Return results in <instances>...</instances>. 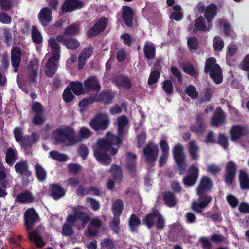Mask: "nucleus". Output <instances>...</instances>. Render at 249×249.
Instances as JSON below:
<instances>
[{"label": "nucleus", "instance_id": "f257e3e1", "mask_svg": "<svg viewBox=\"0 0 249 249\" xmlns=\"http://www.w3.org/2000/svg\"><path fill=\"white\" fill-rule=\"evenodd\" d=\"M129 123L126 117L122 116L117 119V124L119 136L107 132L105 137L98 140L94 147V156L97 160L103 165H108L111 161V156L117 153L122 142V135L125 132Z\"/></svg>", "mask_w": 249, "mask_h": 249}, {"label": "nucleus", "instance_id": "f03ea898", "mask_svg": "<svg viewBox=\"0 0 249 249\" xmlns=\"http://www.w3.org/2000/svg\"><path fill=\"white\" fill-rule=\"evenodd\" d=\"M212 186V182L209 178L206 176L202 178L196 190L199 195L198 202H194L192 204V208L194 211L198 213H202L203 209L211 202L212 198L210 196H202V195L209 190Z\"/></svg>", "mask_w": 249, "mask_h": 249}, {"label": "nucleus", "instance_id": "7ed1b4c3", "mask_svg": "<svg viewBox=\"0 0 249 249\" xmlns=\"http://www.w3.org/2000/svg\"><path fill=\"white\" fill-rule=\"evenodd\" d=\"M48 46L50 48L52 56L49 58L45 67V73L47 76L52 77L56 71L57 63L60 58V48L54 37L48 40Z\"/></svg>", "mask_w": 249, "mask_h": 249}, {"label": "nucleus", "instance_id": "20e7f679", "mask_svg": "<svg viewBox=\"0 0 249 249\" xmlns=\"http://www.w3.org/2000/svg\"><path fill=\"white\" fill-rule=\"evenodd\" d=\"M52 137L56 144L72 145L78 142L74 130L69 127L58 128L53 131Z\"/></svg>", "mask_w": 249, "mask_h": 249}, {"label": "nucleus", "instance_id": "39448f33", "mask_svg": "<svg viewBox=\"0 0 249 249\" xmlns=\"http://www.w3.org/2000/svg\"><path fill=\"white\" fill-rule=\"evenodd\" d=\"M204 71L206 73H209L210 77L216 84H219L222 82V71L220 66L216 63L214 58L210 57L206 60Z\"/></svg>", "mask_w": 249, "mask_h": 249}, {"label": "nucleus", "instance_id": "423d86ee", "mask_svg": "<svg viewBox=\"0 0 249 249\" xmlns=\"http://www.w3.org/2000/svg\"><path fill=\"white\" fill-rule=\"evenodd\" d=\"M14 134L16 141L19 142L25 149L30 148L33 143L38 140L39 138V135L36 133H33L31 136L23 137L21 129L18 127L15 128Z\"/></svg>", "mask_w": 249, "mask_h": 249}, {"label": "nucleus", "instance_id": "0eeeda50", "mask_svg": "<svg viewBox=\"0 0 249 249\" xmlns=\"http://www.w3.org/2000/svg\"><path fill=\"white\" fill-rule=\"evenodd\" d=\"M83 207L77 206L73 208V215H70L67 217V222L71 224H73L79 220L81 222V224L77 225L78 229L84 228L86 224L89 221L90 217L86 213L83 212Z\"/></svg>", "mask_w": 249, "mask_h": 249}, {"label": "nucleus", "instance_id": "6e6552de", "mask_svg": "<svg viewBox=\"0 0 249 249\" xmlns=\"http://www.w3.org/2000/svg\"><path fill=\"white\" fill-rule=\"evenodd\" d=\"M156 221L158 229H161L164 227V219L157 210H154L152 213L147 214L143 220V222L149 228H152Z\"/></svg>", "mask_w": 249, "mask_h": 249}, {"label": "nucleus", "instance_id": "1a4fd4ad", "mask_svg": "<svg viewBox=\"0 0 249 249\" xmlns=\"http://www.w3.org/2000/svg\"><path fill=\"white\" fill-rule=\"evenodd\" d=\"M110 121L106 114L96 115L89 123L90 126L95 130H105L109 125Z\"/></svg>", "mask_w": 249, "mask_h": 249}, {"label": "nucleus", "instance_id": "9d476101", "mask_svg": "<svg viewBox=\"0 0 249 249\" xmlns=\"http://www.w3.org/2000/svg\"><path fill=\"white\" fill-rule=\"evenodd\" d=\"M183 148L179 144L176 145L173 150L174 158L179 168L180 174H183L186 167L185 161V156L183 153Z\"/></svg>", "mask_w": 249, "mask_h": 249}, {"label": "nucleus", "instance_id": "9b49d317", "mask_svg": "<svg viewBox=\"0 0 249 249\" xmlns=\"http://www.w3.org/2000/svg\"><path fill=\"white\" fill-rule=\"evenodd\" d=\"M143 153L145 156L146 161L149 163H153L158 155V147L153 143H149L143 149Z\"/></svg>", "mask_w": 249, "mask_h": 249}, {"label": "nucleus", "instance_id": "f8f14e48", "mask_svg": "<svg viewBox=\"0 0 249 249\" xmlns=\"http://www.w3.org/2000/svg\"><path fill=\"white\" fill-rule=\"evenodd\" d=\"M189 175L183 179L185 185L189 187L193 186L196 182L198 176V168L195 165L190 166L188 170Z\"/></svg>", "mask_w": 249, "mask_h": 249}, {"label": "nucleus", "instance_id": "ddd939ff", "mask_svg": "<svg viewBox=\"0 0 249 249\" xmlns=\"http://www.w3.org/2000/svg\"><path fill=\"white\" fill-rule=\"evenodd\" d=\"M108 19L104 17H101L95 25L88 32L89 36H95L101 33L107 26Z\"/></svg>", "mask_w": 249, "mask_h": 249}, {"label": "nucleus", "instance_id": "4468645a", "mask_svg": "<svg viewBox=\"0 0 249 249\" xmlns=\"http://www.w3.org/2000/svg\"><path fill=\"white\" fill-rule=\"evenodd\" d=\"M195 28L193 29V32H196L197 30L206 32L211 28L212 22L206 19L203 16H200L195 20Z\"/></svg>", "mask_w": 249, "mask_h": 249}, {"label": "nucleus", "instance_id": "2eb2a0df", "mask_svg": "<svg viewBox=\"0 0 249 249\" xmlns=\"http://www.w3.org/2000/svg\"><path fill=\"white\" fill-rule=\"evenodd\" d=\"M84 5V3L79 0H66L61 8V12L64 13L81 9Z\"/></svg>", "mask_w": 249, "mask_h": 249}, {"label": "nucleus", "instance_id": "dca6fc26", "mask_svg": "<svg viewBox=\"0 0 249 249\" xmlns=\"http://www.w3.org/2000/svg\"><path fill=\"white\" fill-rule=\"evenodd\" d=\"M12 178L9 173V170L6 169L2 162L0 160V184L4 188L10 185Z\"/></svg>", "mask_w": 249, "mask_h": 249}, {"label": "nucleus", "instance_id": "f3484780", "mask_svg": "<svg viewBox=\"0 0 249 249\" xmlns=\"http://www.w3.org/2000/svg\"><path fill=\"white\" fill-rule=\"evenodd\" d=\"M52 11L48 7L42 8L38 14L40 23L44 26L49 24L52 20Z\"/></svg>", "mask_w": 249, "mask_h": 249}, {"label": "nucleus", "instance_id": "a211bd4d", "mask_svg": "<svg viewBox=\"0 0 249 249\" xmlns=\"http://www.w3.org/2000/svg\"><path fill=\"white\" fill-rule=\"evenodd\" d=\"M236 171V164L232 161H230L226 165V171L225 180L227 184H231L234 179Z\"/></svg>", "mask_w": 249, "mask_h": 249}, {"label": "nucleus", "instance_id": "6ab92c4d", "mask_svg": "<svg viewBox=\"0 0 249 249\" xmlns=\"http://www.w3.org/2000/svg\"><path fill=\"white\" fill-rule=\"evenodd\" d=\"M24 219L25 226L29 229L38 219V216L34 209L30 208L26 211L24 214Z\"/></svg>", "mask_w": 249, "mask_h": 249}, {"label": "nucleus", "instance_id": "aec40b11", "mask_svg": "<svg viewBox=\"0 0 249 249\" xmlns=\"http://www.w3.org/2000/svg\"><path fill=\"white\" fill-rule=\"evenodd\" d=\"M21 59V50L19 47L13 48L11 50V61L15 72L18 70Z\"/></svg>", "mask_w": 249, "mask_h": 249}, {"label": "nucleus", "instance_id": "412c9836", "mask_svg": "<svg viewBox=\"0 0 249 249\" xmlns=\"http://www.w3.org/2000/svg\"><path fill=\"white\" fill-rule=\"evenodd\" d=\"M85 89L87 90L99 91L101 86L96 78L94 76L87 78L84 82Z\"/></svg>", "mask_w": 249, "mask_h": 249}, {"label": "nucleus", "instance_id": "4be33fe9", "mask_svg": "<svg viewBox=\"0 0 249 249\" xmlns=\"http://www.w3.org/2000/svg\"><path fill=\"white\" fill-rule=\"evenodd\" d=\"M205 129V125L203 123V118L201 116L199 115L196 117V121L194 124L190 126L192 131L196 134H201Z\"/></svg>", "mask_w": 249, "mask_h": 249}, {"label": "nucleus", "instance_id": "5701e85b", "mask_svg": "<svg viewBox=\"0 0 249 249\" xmlns=\"http://www.w3.org/2000/svg\"><path fill=\"white\" fill-rule=\"evenodd\" d=\"M225 120V116L222 110L220 108H217L214 116L211 120L212 125L213 126L218 127L223 124Z\"/></svg>", "mask_w": 249, "mask_h": 249}, {"label": "nucleus", "instance_id": "b1692460", "mask_svg": "<svg viewBox=\"0 0 249 249\" xmlns=\"http://www.w3.org/2000/svg\"><path fill=\"white\" fill-rule=\"evenodd\" d=\"M113 81L118 87H123L128 89L131 86L129 78L124 75H119L115 76L113 79Z\"/></svg>", "mask_w": 249, "mask_h": 249}, {"label": "nucleus", "instance_id": "393cba45", "mask_svg": "<svg viewBox=\"0 0 249 249\" xmlns=\"http://www.w3.org/2000/svg\"><path fill=\"white\" fill-rule=\"evenodd\" d=\"M246 133L245 128L240 125L233 126L230 130L231 140L235 141L239 139Z\"/></svg>", "mask_w": 249, "mask_h": 249}, {"label": "nucleus", "instance_id": "a878e982", "mask_svg": "<svg viewBox=\"0 0 249 249\" xmlns=\"http://www.w3.org/2000/svg\"><path fill=\"white\" fill-rule=\"evenodd\" d=\"M122 16L124 23L128 27H131L133 21V11L131 8L128 6L123 7Z\"/></svg>", "mask_w": 249, "mask_h": 249}, {"label": "nucleus", "instance_id": "bb28decb", "mask_svg": "<svg viewBox=\"0 0 249 249\" xmlns=\"http://www.w3.org/2000/svg\"><path fill=\"white\" fill-rule=\"evenodd\" d=\"M144 53L148 60L153 59L156 54L155 46L153 43L146 42L144 47Z\"/></svg>", "mask_w": 249, "mask_h": 249}, {"label": "nucleus", "instance_id": "cd10ccee", "mask_svg": "<svg viewBox=\"0 0 249 249\" xmlns=\"http://www.w3.org/2000/svg\"><path fill=\"white\" fill-rule=\"evenodd\" d=\"M51 189L52 196L55 200L60 199L65 194V191L58 185H52Z\"/></svg>", "mask_w": 249, "mask_h": 249}, {"label": "nucleus", "instance_id": "c85d7f7f", "mask_svg": "<svg viewBox=\"0 0 249 249\" xmlns=\"http://www.w3.org/2000/svg\"><path fill=\"white\" fill-rule=\"evenodd\" d=\"M217 14V7L214 4L208 6L205 10L204 17L205 18L212 22Z\"/></svg>", "mask_w": 249, "mask_h": 249}, {"label": "nucleus", "instance_id": "c756f323", "mask_svg": "<svg viewBox=\"0 0 249 249\" xmlns=\"http://www.w3.org/2000/svg\"><path fill=\"white\" fill-rule=\"evenodd\" d=\"M34 197L32 194L26 191L19 194L16 197V200L21 203H28L33 201Z\"/></svg>", "mask_w": 249, "mask_h": 249}, {"label": "nucleus", "instance_id": "7c9ffc66", "mask_svg": "<svg viewBox=\"0 0 249 249\" xmlns=\"http://www.w3.org/2000/svg\"><path fill=\"white\" fill-rule=\"evenodd\" d=\"M15 168L17 173L27 176L31 175V173L28 170L27 163L26 161H22L17 162L15 165Z\"/></svg>", "mask_w": 249, "mask_h": 249}, {"label": "nucleus", "instance_id": "2f4dec72", "mask_svg": "<svg viewBox=\"0 0 249 249\" xmlns=\"http://www.w3.org/2000/svg\"><path fill=\"white\" fill-rule=\"evenodd\" d=\"M109 172L116 182L121 181L123 176L121 168L119 166L112 165Z\"/></svg>", "mask_w": 249, "mask_h": 249}, {"label": "nucleus", "instance_id": "473e14b6", "mask_svg": "<svg viewBox=\"0 0 249 249\" xmlns=\"http://www.w3.org/2000/svg\"><path fill=\"white\" fill-rule=\"evenodd\" d=\"M239 180L242 189L249 188V178L247 173L243 170L240 171Z\"/></svg>", "mask_w": 249, "mask_h": 249}, {"label": "nucleus", "instance_id": "72a5a7b5", "mask_svg": "<svg viewBox=\"0 0 249 249\" xmlns=\"http://www.w3.org/2000/svg\"><path fill=\"white\" fill-rule=\"evenodd\" d=\"M219 25H222L224 28V34L230 37H234L235 36V33L231 29L230 25L228 22L223 19H220L219 21Z\"/></svg>", "mask_w": 249, "mask_h": 249}, {"label": "nucleus", "instance_id": "f704fd0d", "mask_svg": "<svg viewBox=\"0 0 249 249\" xmlns=\"http://www.w3.org/2000/svg\"><path fill=\"white\" fill-rule=\"evenodd\" d=\"M199 147L194 141H191L189 143V152L193 160H197L198 159Z\"/></svg>", "mask_w": 249, "mask_h": 249}, {"label": "nucleus", "instance_id": "c9c22d12", "mask_svg": "<svg viewBox=\"0 0 249 249\" xmlns=\"http://www.w3.org/2000/svg\"><path fill=\"white\" fill-rule=\"evenodd\" d=\"M96 95L97 101H102L105 104H110L113 98V95L110 92L102 93Z\"/></svg>", "mask_w": 249, "mask_h": 249}, {"label": "nucleus", "instance_id": "e433bc0d", "mask_svg": "<svg viewBox=\"0 0 249 249\" xmlns=\"http://www.w3.org/2000/svg\"><path fill=\"white\" fill-rule=\"evenodd\" d=\"M123 208V202L122 200L118 199L112 204V209L114 215L120 216Z\"/></svg>", "mask_w": 249, "mask_h": 249}, {"label": "nucleus", "instance_id": "4c0bfd02", "mask_svg": "<svg viewBox=\"0 0 249 249\" xmlns=\"http://www.w3.org/2000/svg\"><path fill=\"white\" fill-rule=\"evenodd\" d=\"M35 169L38 180L39 181H44L47 176V173L45 169L39 164H36L35 166Z\"/></svg>", "mask_w": 249, "mask_h": 249}, {"label": "nucleus", "instance_id": "58836bf2", "mask_svg": "<svg viewBox=\"0 0 249 249\" xmlns=\"http://www.w3.org/2000/svg\"><path fill=\"white\" fill-rule=\"evenodd\" d=\"M29 239L35 242L36 246L38 247H42L44 245L41 237L38 235L36 231L29 233Z\"/></svg>", "mask_w": 249, "mask_h": 249}, {"label": "nucleus", "instance_id": "ea45409f", "mask_svg": "<svg viewBox=\"0 0 249 249\" xmlns=\"http://www.w3.org/2000/svg\"><path fill=\"white\" fill-rule=\"evenodd\" d=\"M70 85L73 92L76 95H80L84 93L83 86L81 82L76 81L71 82Z\"/></svg>", "mask_w": 249, "mask_h": 249}, {"label": "nucleus", "instance_id": "a19ab883", "mask_svg": "<svg viewBox=\"0 0 249 249\" xmlns=\"http://www.w3.org/2000/svg\"><path fill=\"white\" fill-rule=\"evenodd\" d=\"M49 157L54 160L58 161H66L69 158L67 155L60 153L57 151H51L49 153Z\"/></svg>", "mask_w": 249, "mask_h": 249}, {"label": "nucleus", "instance_id": "79ce46f5", "mask_svg": "<svg viewBox=\"0 0 249 249\" xmlns=\"http://www.w3.org/2000/svg\"><path fill=\"white\" fill-rule=\"evenodd\" d=\"M136 156L134 154L129 153L127 154V160L126 167L128 170L133 173L135 169V159Z\"/></svg>", "mask_w": 249, "mask_h": 249}, {"label": "nucleus", "instance_id": "37998d69", "mask_svg": "<svg viewBox=\"0 0 249 249\" xmlns=\"http://www.w3.org/2000/svg\"><path fill=\"white\" fill-rule=\"evenodd\" d=\"M164 200L168 206L173 207L176 203V200L173 194L170 192H165L164 194Z\"/></svg>", "mask_w": 249, "mask_h": 249}, {"label": "nucleus", "instance_id": "c03bdc74", "mask_svg": "<svg viewBox=\"0 0 249 249\" xmlns=\"http://www.w3.org/2000/svg\"><path fill=\"white\" fill-rule=\"evenodd\" d=\"M173 9L175 11L171 13L170 15V18L176 21L180 20L183 18V15L180 12L181 10L180 6L176 5L173 6Z\"/></svg>", "mask_w": 249, "mask_h": 249}, {"label": "nucleus", "instance_id": "a18cd8bd", "mask_svg": "<svg viewBox=\"0 0 249 249\" xmlns=\"http://www.w3.org/2000/svg\"><path fill=\"white\" fill-rule=\"evenodd\" d=\"M32 38L33 42L36 44H39L42 41V36L36 27L33 26L32 28Z\"/></svg>", "mask_w": 249, "mask_h": 249}, {"label": "nucleus", "instance_id": "49530a36", "mask_svg": "<svg viewBox=\"0 0 249 249\" xmlns=\"http://www.w3.org/2000/svg\"><path fill=\"white\" fill-rule=\"evenodd\" d=\"M131 231H135L141 224L140 219L135 214H132L129 221Z\"/></svg>", "mask_w": 249, "mask_h": 249}, {"label": "nucleus", "instance_id": "de8ad7c7", "mask_svg": "<svg viewBox=\"0 0 249 249\" xmlns=\"http://www.w3.org/2000/svg\"><path fill=\"white\" fill-rule=\"evenodd\" d=\"M213 45L215 50L221 51L224 47V42L219 36H217L213 39Z\"/></svg>", "mask_w": 249, "mask_h": 249}, {"label": "nucleus", "instance_id": "09e8293b", "mask_svg": "<svg viewBox=\"0 0 249 249\" xmlns=\"http://www.w3.org/2000/svg\"><path fill=\"white\" fill-rule=\"evenodd\" d=\"M186 93L192 99H196L198 96V92L196 88L192 85H189L185 89Z\"/></svg>", "mask_w": 249, "mask_h": 249}, {"label": "nucleus", "instance_id": "8fccbe9b", "mask_svg": "<svg viewBox=\"0 0 249 249\" xmlns=\"http://www.w3.org/2000/svg\"><path fill=\"white\" fill-rule=\"evenodd\" d=\"M6 161L8 164H12L16 160L15 151L12 148H9L6 152Z\"/></svg>", "mask_w": 249, "mask_h": 249}, {"label": "nucleus", "instance_id": "3c124183", "mask_svg": "<svg viewBox=\"0 0 249 249\" xmlns=\"http://www.w3.org/2000/svg\"><path fill=\"white\" fill-rule=\"evenodd\" d=\"M237 47L236 45L230 44L227 48L226 59L229 61L230 59L237 52Z\"/></svg>", "mask_w": 249, "mask_h": 249}, {"label": "nucleus", "instance_id": "603ef678", "mask_svg": "<svg viewBox=\"0 0 249 249\" xmlns=\"http://www.w3.org/2000/svg\"><path fill=\"white\" fill-rule=\"evenodd\" d=\"M79 26L77 24H72L68 26L65 30V34L68 35H73L79 32Z\"/></svg>", "mask_w": 249, "mask_h": 249}, {"label": "nucleus", "instance_id": "864d4df0", "mask_svg": "<svg viewBox=\"0 0 249 249\" xmlns=\"http://www.w3.org/2000/svg\"><path fill=\"white\" fill-rule=\"evenodd\" d=\"M37 60H32L30 62V66L32 67V70L31 71L30 77L33 81H35V78L36 76V70L37 68Z\"/></svg>", "mask_w": 249, "mask_h": 249}, {"label": "nucleus", "instance_id": "5fc2aeb1", "mask_svg": "<svg viewBox=\"0 0 249 249\" xmlns=\"http://www.w3.org/2000/svg\"><path fill=\"white\" fill-rule=\"evenodd\" d=\"M120 223L119 216L114 215L113 220L110 223V226L115 233H118L119 230V225Z\"/></svg>", "mask_w": 249, "mask_h": 249}, {"label": "nucleus", "instance_id": "6e6d98bb", "mask_svg": "<svg viewBox=\"0 0 249 249\" xmlns=\"http://www.w3.org/2000/svg\"><path fill=\"white\" fill-rule=\"evenodd\" d=\"M187 44L191 52L196 50L198 47V41L196 38L194 37L188 38Z\"/></svg>", "mask_w": 249, "mask_h": 249}, {"label": "nucleus", "instance_id": "4d7b16f0", "mask_svg": "<svg viewBox=\"0 0 249 249\" xmlns=\"http://www.w3.org/2000/svg\"><path fill=\"white\" fill-rule=\"evenodd\" d=\"M162 88L166 94H171L173 89V86L172 83L170 80L164 81L162 84Z\"/></svg>", "mask_w": 249, "mask_h": 249}, {"label": "nucleus", "instance_id": "13d9d810", "mask_svg": "<svg viewBox=\"0 0 249 249\" xmlns=\"http://www.w3.org/2000/svg\"><path fill=\"white\" fill-rule=\"evenodd\" d=\"M64 44L67 48L75 49L79 46V42L74 39H71L64 42Z\"/></svg>", "mask_w": 249, "mask_h": 249}, {"label": "nucleus", "instance_id": "bf43d9fd", "mask_svg": "<svg viewBox=\"0 0 249 249\" xmlns=\"http://www.w3.org/2000/svg\"><path fill=\"white\" fill-rule=\"evenodd\" d=\"M32 109L35 114L43 113L44 111L43 107L38 102H35L33 103Z\"/></svg>", "mask_w": 249, "mask_h": 249}, {"label": "nucleus", "instance_id": "052dcab7", "mask_svg": "<svg viewBox=\"0 0 249 249\" xmlns=\"http://www.w3.org/2000/svg\"><path fill=\"white\" fill-rule=\"evenodd\" d=\"M213 93V91L209 88L204 89L202 92L201 101H209L212 97Z\"/></svg>", "mask_w": 249, "mask_h": 249}, {"label": "nucleus", "instance_id": "680f3d73", "mask_svg": "<svg viewBox=\"0 0 249 249\" xmlns=\"http://www.w3.org/2000/svg\"><path fill=\"white\" fill-rule=\"evenodd\" d=\"M101 244L102 247L107 249H113L114 247V241L109 238L104 239Z\"/></svg>", "mask_w": 249, "mask_h": 249}, {"label": "nucleus", "instance_id": "e2e57ef3", "mask_svg": "<svg viewBox=\"0 0 249 249\" xmlns=\"http://www.w3.org/2000/svg\"><path fill=\"white\" fill-rule=\"evenodd\" d=\"M96 99V95L94 96V97H90L88 98L84 99L79 103V106L80 107H85L91 103L97 102Z\"/></svg>", "mask_w": 249, "mask_h": 249}, {"label": "nucleus", "instance_id": "0e129e2a", "mask_svg": "<svg viewBox=\"0 0 249 249\" xmlns=\"http://www.w3.org/2000/svg\"><path fill=\"white\" fill-rule=\"evenodd\" d=\"M11 17L6 13L4 12H0V22L3 24H9L11 22Z\"/></svg>", "mask_w": 249, "mask_h": 249}, {"label": "nucleus", "instance_id": "69168bd1", "mask_svg": "<svg viewBox=\"0 0 249 249\" xmlns=\"http://www.w3.org/2000/svg\"><path fill=\"white\" fill-rule=\"evenodd\" d=\"M160 77V74L158 71H152L149 76L148 80L149 85H152L157 82Z\"/></svg>", "mask_w": 249, "mask_h": 249}, {"label": "nucleus", "instance_id": "338daca9", "mask_svg": "<svg viewBox=\"0 0 249 249\" xmlns=\"http://www.w3.org/2000/svg\"><path fill=\"white\" fill-rule=\"evenodd\" d=\"M227 200L229 204L232 208L236 207L238 204V200L237 198L232 195H228L227 196Z\"/></svg>", "mask_w": 249, "mask_h": 249}, {"label": "nucleus", "instance_id": "774afa93", "mask_svg": "<svg viewBox=\"0 0 249 249\" xmlns=\"http://www.w3.org/2000/svg\"><path fill=\"white\" fill-rule=\"evenodd\" d=\"M63 98L66 102H70L74 98V96L69 89H66L63 94Z\"/></svg>", "mask_w": 249, "mask_h": 249}]
</instances>
